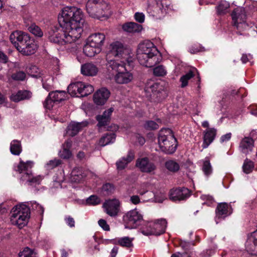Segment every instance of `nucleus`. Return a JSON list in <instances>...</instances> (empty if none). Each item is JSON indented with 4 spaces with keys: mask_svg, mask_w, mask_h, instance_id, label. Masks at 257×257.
Listing matches in <instances>:
<instances>
[{
    "mask_svg": "<svg viewBox=\"0 0 257 257\" xmlns=\"http://www.w3.org/2000/svg\"><path fill=\"white\" fill-rule=\"evenodd\" d=\"M158 144L162 151L172 154L176 149V139L169 128L161 130L159 134Z\"/></svg>",
    "mask_w": 257,
    "mask_h": 257,
    "instance_id": "obj_5",
    "label": "nucleus"
},
{
    "mask_svg": "<svg viewBox=\"0 0 257 257\" xmlns=\"http://www.w3.org/2000/svg\"><path fill=\"white\" fill-rule=\"evenodd\" d=\"M32 96V93L27 90H20L17 93H13L10 99L12 101L17 102L25 99H28Z\"/></svg>",
    "mask_w": 257,
    "mask_h": 257,
    "instance_id": "obj_29",
    "label": "nucleus"
},
{
    "mask_svg": "<svg viewBox=\"0 0 257 257\" xmlns=\"http://www.w3.org/2000/svg\"><path fill=\"white\" fill-rule=\"evenodd\" d=\"M105 39V35L102 33H95L92 34L87 39L90 43L92 44L97 47L100 48L103 46Z\"/></svg>",
    "mask_w": 257,
    "mask_h": 257,
    "instance_id": "obj_25",
    "label": "nucleus"
},
{
    "mask_svg": "<svg viewBox=\"0 0 257 257\" xmlns=\"http://www.w3.org/2000/svg\"><path fill=\"white\" fill-rule=\"evenodd\" d=\"M115 139V135L114 134H107L100 139L99 144L100 146L103 147L110 143H113Z\"/></svg>",
    "mask_w": 257,
    "mask_h": 257,
    "instance_id": "obj_39",
    "label": "nucleus"
},
{
    "mask_svg": "<svg viewBox=\"0 0 257 257\" xmlns=\"http://www.w3.org/2000/svg\"><path fill=\"white\" fill-rule=\"evenodd\" d=\"M137 55L140 64L147 67H153L162 60L158 50L149 41H145L139 45Z\"/></svg>",
    "mask_w": 257,
    "mask_h": 257,
    "instance_id": "obj_2",
    "label": "nucleus"
},
{
    "mask_svg": "<svg viewBox=\"0 0 257 257\" xmlns=\"http://www.w3.org/2000/svg\"><path fill=\"white\" fill-rule=\"evenodd\" d=\"M61 164V161L59 159L50 160L47 163L46 167L48 169H52Z\"/></svg>",
    "mask_w": 257,
    "mask_h": 257,
    "instance_id": "obj_50",
    "label": "nucleus"
},
{
    "mask_svg": "<svg viewBox=\"0 0 257 257\" xmlns=\"http://www.w3.org/2000/svg\"><path fill=\"white\" fill-rule=\"evenodd\" d=\"M65 221L66 224L70 227H73L75 226V221L73 218L68 216H66L65 218Z\"/></svg>",
    "mask_w": 257,
    "mask_h": 257,
    "instance_id": "obj_58",
    "label": "nucleus"
},
{
    "mask_svg": "<svg viewBox=\"0 0 257 257\" xmlns=\"http://www.w3.org/2000/svg\"><path fill=\"white\" fill-rule=\"evenodd\" d=\"M216 130L214 128H208L206 129L204 132L203 142L202 147L203 149L207 148L209 145L213 142L216 135Z\"/></svg>",
    "mask_w": 257,
    "mask_h": 257,
    "instance_id": "obj_23",
    "label": "nucleus"
},
{
    "mask_svg": "<svg viewBox=\"0 0 257 257\" xmlns=\"http://www.w3.org/2000/svg\"><path fill=\"white\" fill-rule=\"evenodd\" d=\"M37 49V46L35 43L34 40L32 43L29 42V44H26V46L20 52L24 55H30L35 53Z\"/></svg>",
    "mask_w": 257,
    "mask_h": 257,
    "instance_id": "obj_35",
    "label": "nucleus"
},
{
    "mask_svg": "<svg viewBox=\"0 0 257 257\" xmlns=\"http://www.w3.org/2000/svg\"><path fill=\"white\" fill-rule=\"evenodd\" d=\"M195 72H197V70L195 68H194L190 70L185 75L181 77L180 78V81L181 82V87H185L188 85V80L195 76Z\"/></svg>",
    "mask_w": 257,
    "mask_h": 257,
    "instance_id": "obj_37",
    "label": "nucleus"
},
{
    "mask_svg": "<svg viewBox=\"0 0 257 257\" xmlns=\"http://www.w3.org/2000/svg\"><path fill=\"white\" fill-rule=\"evenodd\" d=\"M142 220L143 215L136 209L127 211L122 217L125 228H136Z\"/></svg>",
    "mask_w": 257,
    "mask_h": 257,
    "instance_id": "obj_9",
    "label": "nucleus"
},
{
    "mask_svg": "<svg viewBox=\"0 0 257 257\" xmlns=\"http://www.w3.org/2000/svg\"><path fill=\"white\" fill-rule=\"evenodd\" d=\"M109 95V90L105 88H102L93 94V101L96 105H102L106 102Z\"/></svg>",
    "mask_w": 257,
    "mask_h": 257,
    "instance_id": "obj_15",
    "label": "nucleus"
},
{
    "mask_svg": "<svg viewBox=\"0 0 257 257\" xmlns=\"http://www.w3.org/2000/svg\"><path fill=\"white\" fill-rule=\"evenodd\" d=\"M136 167L143 172L151 173L156 169L155 165L150 162L147 157L138 158L136 161Z\"/></svg>",
    "mask_w": 257,
    "mask_h": 257,
    "instance_id": "obj_14",
    "label": "nucleus"
},
{
    "mask_svg": "<svg viewBox=\"0 0 257 257\" xmlns=\"http://www.w3.org/2000/svg\"><path fill=\"white\" fill-rule=\"evenodd\" d=\"M240 151L245 154H247L252 151L254 147V141L250 137H244L239 144Z\"/></svg>",
    "mask_w": 257,
    "mask_h": 257,
    "instance_id": "obj_22",
    "label": "nucleus"
},
{
    "mask_svg": "<svg viewBox=\"0 0 257 257\" xmlns=\"http://www.w3.org/2000/svg\"><path fill=\"white\" fill-rule=\"evenodd\" d=\"M22 151V148L20 141L16 140L12 141L10 144V151L13 155L18 156Z\"/></svg>",
    "mask_w": 257,
    "mask_h": 257,
    "instance_id": "obj_36",
    "label": "nucleus"
},
{
    "mask_svg": "<svg viewBox=\"0 0 257 257\" xmlns=\"http://www.w3.org/2000/svg\"><path fill=\"white\" fill-rule=\"evenodd\" d=\"M93 87L82 82L70 84L68 87V92L72 96L84 97L92 93Z\"/></svg>",
    "mask_w": 257,
    "mask_h": 257,
    "instance_id": "obj_7",
    "label": "nucleus"
},
{
    "mask_svg": "<svg viewBox=\"0 0 257 257\" xmlns=\"http://www.w3.org/2000/svg\"><path fill=\"white\" fill-rule=\"evenodd\" d=\"M99 225L104 230L109 231L110 230L109 226L107 223L106 221L103 219H101L99 220L98 222Z\"/></svg>",
    "mask_w": 257,
    "mask_h": 257,
    "instance_id": "obj_57",
    "label": "nucleus"
},
{
    "mask_svg": "<svg viewBox=\"0 0 257 257\" xmlns=\"http://www.w3.org/2000/svg\"><path fill=\"white\" fill-rule=\"evenodd\" d=\"M107 63L106 64V68L109 73L113 74L114 73H117L119 71L126 70V64L124 62H118L110 58H107L106 56Z\"/></svg>",
    "mask_w": 257,
    "mask_h": 257,
    "instance_id": "obj_13",
    "label": "nucleus"
},
{
    "mask_svg": "<svg viewBox=\"0 0 257 257\" xmlns=\"http://www.w3.org/2000/svg\"><path fill=\"white\" fill-rule=\"evenodd\" d=\"M63 31L55 26L48 30L49 41L59 45L71 44L78 40L83 31L84 14L80 9L74 7L64 8L58 17Z\"/></svg>",
    "mask_w": 257,
    "mask_h": 257,
    "instance_id": "obj_1",
    "label": "nucleus"
},
{
    "mask_svg": "<svg viewBox=\"0 0 257 257\" xmlns=\"http://www.w3.org/2000/svg\"><path fill=\"white\" fill-rule=\"evenodd\" d=\"M8 60L7 56L1 51H0V61L6 63Z\"/></svg>",
    "mask_w": 257,
    "mask_h": 257,
    "instance_id": "obj_64",
    "label": "nucleus"
},
{
    "mask_svg": "<svg viewBox=\"0 0 257 257\" xmlns=\"http://www.w3.org/2000/svg\"><path fill=\"white\" fill-rule=\"evenodd\" d=\"M32 208L33 209L37 210L38 211H41L42 213L44 211L43 207L36 202L33 203Z\"/></svg>",
    "mask_w": 257,
    "mask_h": 257,
    "instance_id": "obj_59",
    "label": "nucleus"
},
{
    "mask_svg": "<svg viewBox=\"0 0 257 257\" xmlns=\"http://www.w3.org/2000/svg\"><path fill=\"white\" fill-rule=\"evenodd\" d=\"M10 40L20 52L23 51L26 44L32 43L33 40L28 34L19 31L12 33L10 36Z\"/></svg>",
    "mask_w": 257,
    "mask_h": 257,
    "instance_id": "obj_8",
    "label": "nucleus"
},
{
    "mask_svg": "<svg viewBox=\"0 0 257 257\" xmlns=\"http://www.w3.org/2000/svg\"><path fill=\"white\" fill-rule=\"evenodd\" d=\"M30 217V208L25 204H20L13 208L11 221L13 224L22 228L27 225Z\"/></svg>",
    "mask_w": 257,
    "mask_h": 257,
    "instance_id": "obj_6",
    "label": "nucleus"
},
{
    "mask_svg": "<svg viewBox=\"0 0 257 257\" xmlns=\"http://www.w3.org/2000/svg\"><path fill=\"white\" fill-rule=\"evenodd\" d=\"M201 198L203 201H204L203 203L204 204L210 205L214 202L213 197L208 195H203L201 196Z\"/></svg>",
    "mask_w": 257,
    "mask_h": 257,
    "instance_id": "obj_54",
    "label": "nucleus"
},
{
    "mask_svg": "<svg viewBox=\"0 0 257 257\" xmlns=\"http://www.w3.org/2000/svg\"><path fill=\"white\" fill-rule=\"evenodd\" d=\"M87 204L91 205H97L100 203V199L95 195H91L86 200Z\"/></svg>",
    "mask_w": 257,
    "mask_h": 257,
    "instance_id": "obj_52",
    "label": "nucleus"
},
{
    "mask_svg": "<svg viewBox=\"0 0 257 257\" xmlns=\"http://www.w3.org/2000/svg\"><path fill=\"white\" fill-rule=\"evenodd\" d=\"M83 176L82 170L80 168H75L71 174V181L74 183H78L81 181Z\"/></svg>",
    "mask_w": 257,
    "mask_h": 257,
    "instance_id": "obj_38",
    "label": "nucleus"
},
{
    "mask_svg": "<svg viewBox=\"0 0 257 257\" xmlns=\"http://www.w3.org/2000/svg\"><path fill=\"white\" fill-rule=\"evenodd\" d=\"M167 223L166 220L164 219H158L150 224V228L143 229L141 232L146 236L160 235L165 232Z\"/></svg>",
    "mask_w": 257,
    "mask_h": 257,
    "instance_id": "obj_10",
    "label": "nucleus"
},
{
    "mask_svg": "<svg viewBox=\"0 0 257 257\" xmlns=\"http://www.w3.org/2000/svg\"><path fill=\"white\" fill-rule=\"evenodd\" d=\"M19 257H38L37 253L35 249L26 247L19 254Z\"/></svg>",
    "mask_w": 257,
    "mask_h": 257,
    "instance_id": "obj_41",
    "label": "nucleus"
},
{
    "mask_svg": "<svg viewBox=\"0 0 257 257\" xmlns=\"http://www.w3.org/2000/svg\"><path fill=\"white\" fill-rule=\"evenodd\" d=\"M143 188H141L139 190V193L141 195H144L145 193L148 192V189H147L148 184H145L143 186Z\"/></svg>",
    "mask_w": 257,
    "mask_h": 257,
    "instance_id": "obj_63",
    "label": "nucleus"
},
{
    "mask_svg": "<svg viewBox=\"0 0 257 257\" xmlns=\"http://www.w3.org/2000/svg\"><path fill=\"white\" fill-rule=\"evenodd\" d=\"M55 103H56V102L53 100V98L50 97V95L49 94L46 98L43 105L46 109L50 110L53 107Z\"/></svg>",
    "mask_w": 257,
    "mask_h": 257,
    "instance_id": "obj_49",
    "label": "nucleus"
},
{
    "mask_svg": "<svg viewBox=\"0 0 257 257\" xmlns=\"http://www.w3.org/2000/svg\"><path fill=\"white\" fill-rule=\"evenodd\" d=\"M135 20L140 23H143L145 21V15L143 13L137 12L135 14Z\"/></svg>",
    "mask_w": 257,
    "mask_h": 257,
    "instance_id": "obj_56",
    "label": "nucleus"
},
{
    "mask_svg": "<svg viewBox=\"0 0 257 257\" xmlns=\"http://www.w3.org/2000/svg\"><path fill=\"white\" fill-rule=\"evenodd\" d=\"M98 69L94 64L88 63L81 66V73L85 76H93L97 74Z\"/></svg>",
    "mask_w": 257,
    "mask_h": 257,
    "instance_id": "obj_26",
    "label": "nucleus"
},
{
    "mask_svg": "<svg viewBox=\"0 0 257 257\" xmlns=\"http://www.w3.org/2000/svg\"><path fill=\"white\" fill-rule=\"evenodd\" d=\"M130 200L134 204H139L140 202V197L138 195H133L131 197Z\"/></svg>",
    "mask_w": 257,
    "mask_h": 257,
    "instance_id": "obj_61",
    "label": "nucleus"
},
{
    "mask_svg": "<svg viewBox=\"0 0 257 257\" xmlns=\"http://www.w3.org/2000/svg\"><path fill=\"white\" fill-rule=\"evenodd\" d=\"M101 190L104 195H108L113 193L114 187L112 184L105 183L102 186Z\"/></svg>",
    "mask_w": 257,
    "mask_h": 257,
    "instance_id": "obj_46",
    "label": "nucleus"
},
{
    "mask_svg": "<svg viewBox=\"0 0 257 257\" xmlns=\"http://www.w3.org/2000/svg\"><path fill=\"white\" fill-rule=\"evenodd\" d=\"M119 206L120 202L116 199L106 201L103 204L105 212L111 217L117 215L119 211Z\"/></svg>",
    "mask_w": 257,
    "mask_h": 257,
    "instance_id": "obj_11",
    "label": "nucleus"
},
{
    "mask_svg": "<svg viewBox=\"0 0 257 257\" xmlns=\"http://www.w3.org/2000/svg\"><path fill=\"white\" fill-rule=\"evenodd\" d=\"M29 31L38 37H42L43 36V32L41 28L35 24L31 25L28 28Z\"/></svg>",
    "mask_w": 257,
    "mask_h": 257,
    "instance_id": "obj_44",
    "label": "nucleus"
},
{
    "mask_svg": "<svg viewBox=\"0 0 257 257\" xmlns=\"http://www.w3.org/2000/svg\"><path fill=\"white\" fill-rule=\"evenodd\" d=\"M86 10L91 17L97 19H106L111 15L109 5L103 0H88Z\"/></svg>",
    "mask_w": 257,
    "mask_h": 257,
    "instance_id": "obj_3",
    "label": "nucleus"
},
{
    "mask_svg": "<svg viewBox=\"0 0 257 257\" xmlns=\"http://www.w3.org/2000/svg\"><path fill=\"white\" fill-rule=\"evenodd\" d=\"M72 142L70 140H67L62 145V150L59 152V156L64 159H69L71 156V152L69 149L71 147Z\"/></svg>",
    "mask_w": 257,
    "mask_h": 257,
    "instance_id": "obj_32",
    "label": "nucleus"
},
{
    "mask_svg": "<svg viewBox=\"0 0 257 257\" xmlns=\"http://www.w3.org/2000/svg\"><path fill=\"white\" fill-rule=\"evenodd\" d=\"M133 78V74L127 71L126 68L125 71H119L114 77L115 82L120 84H127L131 82Z\"/></svg>",
    "mask_w": 257,
    "mask_h": 257,
    "instance_id": "obj_18",
    "label": "nucleus"
},
{
    "mask_svg": "<svg viewBox=\"0 0 257 257\" xmlns=\"http://www.w3.org/2000/svg\"><path fill=\"white\" fill-rule=\"evenodd\" d=\"M166 168L170 171L176 172L180 169V166L178 163L173 160H169L165 163Z\"/></svg>",
    "mask_w": 257,
    "mask_h": 257,
    "instance_id": "obj_42",
    "label": "nucleus"
},
{
    "mask_svg": "<svg viewBox=\"0 0 257 257\" xmlns=\"http://www.w3.org/2000/svg\"><path fill=\"white\" fill-rule=\"evenodd\" d=\"M229 7V4L227 3L221 4L217 8V12L219 14H225Z\"/></svg>",
    "mask_w": 257,
    "mask_h": 257,
    "instance_id": "obj_53",
    "label": "nucleus"
},
{
    "mask_svg": "<svg viewBox=\"0 0 257 257\" xmlns=\"http://www.w3.org/2000/svg\"><path fill=\"white\" fill-rule=\"evenodd\" d=\"M202 171L204 174L208 176L212 173V167L210 162L208 160H205L203 162L202 166Z\"/></svg>",
    "mask_w": 257,
    "mask_h": 257,
    "instance_id": "obj_47",
    "label": "nucleus"
},
{
    "mask_svg": "<svg viewBox=\"0 0 257 257\" xmlns=\"http://www.w3.org/2000/svg\"><path fill=\"white\" fill-rule=\"evenodd\" d=\"M245 247L246 250L250 253L257 255V230L248 237Z\"/></svg>",
    "mask_w": 257,
    "mask_h": 257,
    "instance_id": "obj_17",
    "label": "nucleus"
},
{
    "mask_svg": "<svg viewBox=\"0 0 257 257\" xmlns=\"http://www.w3.org/2000/svg\"><path fill=\"white\" fill-rule=\"evenodd\" d=\"M33 166V163L32 161H27L24 162L21 161L17 167L15 168V171L21 174V180L25 181L29 185H37L41 183L44 177L41 175L34 176L31 172V169Z\"/></svg>",
    "mask_w": 257,
    "mask_h": 257,
    "instance_id": "obj_4",
    "label": "nucleus"
},
{
    "mask_svg": "<svg viewBox=\"0 0 257 257\" xmlns=\"http://www.w3.org/2000/svg\"><path fill=\"white\" fill-rule=\"evenodd\" d=\"M190 191L187 188L173 189L170 192V199L174 201L183 200L190 196Z\"/></svg>",
    "mask_w": 257,
    "mask_h": 257,
    "instance_id": "obj_12",
    "label": "nucleus"
},
{
    "mask_svg": "<svg viewBox=\"0 0 257 257\" xmlns=\"http://www.w3.org/2000/svg\"><path fill=\"white\" fill-rule=\"evenodd\" d=\"M254 167L253 162L246 159L244 160V163L242 166V169L243 172L246 174L250 173Z\"/></svg>",
    "mask_w": 257,
    "mask_h": 257,
    "instance_id": "obj_45",
    "label": "nucleus"
},
{
    "mask_svg": "<svg viewBox=\"0 0 257 257\" xmlns=\"http://www.w3.org/2000/svg\"><path fill=\"white\" fill-rule=\"evenodd\" d=\"M167 73L166 68L162 65L155 67L153 69V74L156 76H164L166 75Z\"/></svg>",
    "mask_w": 257,
    "mask_h": 257,
    "instance_id": "obj_43",
    "label": "nucleus"
},
{
    "mask_svg": "<svg viewBox=\"0 0 257 257\" xmlns=\"http://www.w3.org/2000/svg\"><path fill=\"white\" fill-rule=\"evenodd\" d=\"M144 127L147 130H155L159 128V125L153 120H148L144 123Z\"/></svg>",
    "mask_w": 257,
    "mask_h": 257,
    "instance_id": "obj_48",
    "label": "nucleus"
},
{
    "mask_svg": "<svg viewBox=\"0 0 257 257\" xmlns=\"http://www.w3.org/2000/svg\"><path fill=\"white\" fill-rule=\"evenodd\" d=\"M134 153L131 151H129L126 157H122L116 163L117 168L119 170L125 168L127 165L134 160Z\"/></svg>",
    "mask_w": 257,
    "mask_h": 257,
    "instance_id": "obj_30",
    "label": "nucleus"
},
{
    "mask_svg": "<svg viewBox=\"0 0 257 257\" xmlns=\"http://www.w3.org/2000/svg\"><path fill=\"white\" fill-rule=\"evenodd\" d=\"M123 30L127 33H138L143 29L142 26L135 22H128L123 24L122 26Z\"/></svg>",
    "mask_w": 257,
    "mask_h": 257,
    "instance_id": "obj_31",
    "label": "nucleus"
},
{
    "mask_svg": "<svg viewBox=\"0 0 257 257\" xmlns=\"http://www.w3.org/2000/svg\"><path fill=\"white\" fill-rule=\"evenodd\" d=\"M101 49L97 47L87 40L83 47V52L88 57H93L101 51Z\"/></svg>",
    "mask_w": 257,
    "mask_h": 257,
    "instance_id": "obj_28",
    "label": "nucleus"
},
{
    "mask_svg": "<svg viewBox=\"0 0 257 257\" xmlns=\"http://www.w3.org/2000/svg\"><path fill=\"white\" fill-rule=\"evenodd\" d=\"M88 122L83 121L80 122H71L67 127V134L72 137L77 135L84 127L87 126Z\"/></svg>",
    "mask_w": 257,
    "mask_h": 257,
    "instance_id": "obj_21",
    "label": "nucleus"
},
{
    "mask_svg": "<svg viewBox=\"0 0 257 257\" xmlns=\"http://www.w3.org/2000/svg\"><path fill=\"white\" fill-rule=\"evenodd\" d=\"M50 97L53 98L56 102H59L66 99L67 94L64 91H55L49 93Z\"/></svg>",
    "mask_w": 257,
    "mask_h": 257,
    "instance_id": "obj_34",
    "label": "nucleus"
},
{
    "mask_svg": "<svg viewBox=\"0 0 257 257\" xmlns=\"http://www.w3.org/2000/svg\"><path fill=\"white\" fill-rule=\"evenodd\" d=\"M232 20L234 22V25L238 27V24L244 22L245 20L246 15L244 9L243 8H237L232 13Z\"/></svg>",
    "mask_w": 257,
    "mask_h": 257,
    "instance_id": "obj_24",
    "label": "nucleus"
},
{
    "mask_svg": "<svg viewBox=\"0 0 257 257\" xmlns=\"http://www.w3.org/2000/svg\"><path fill=\"white\" fill-rule=\"evenodd\" d=\"M148 11L153 17L158 19L163 17L166 13V9L164 7V4L161 2H157L153 7L149 8Z\"/></svg>",
    "mask_w": 257,
    "mask_h": 257,
    "instance_id": "obj_19",
    "label": "nucleus"
},
{
    "mask_svg": "<svg viewBox=\"0 0 257 257\" xmlns=\"http://www.w3.org/2000/svg\"><path fill=\"white\" fill-rule=\"evenodd\" d=\"M134 239V238L133 237L131 238L128 236H124L117 238L116 241V243L121 246L126 248H131L134 246L133 243Z\"/></svg>",
    "mask_w": 257,
    "mask_h": 257,
    "instance_id": "obj_33",
    "label": "nucleus"
},
{
    "mask_svg": "<svg viewBox=\"0 0 257 257\" xmlns=\"http://www.w3.org/2000/svg\"><path fill=\"white\" fill-rule=\"evenodd\" d=\"M109 49V52L106 56L107 59L110 58L112 56L115 57L121 56L124 50L122 44L119 42L111 43Z\"/></svg>",
    "mask_w": 257,
    "mask_h": 257,
    "instance_id": "obj_16",
    "label": "nucleus"
},
{
    "mask_svg": "<svg viewBox=\"0 0 257 257\" xmlns=\"http://www.w3.org/2000/svg\"><path fill=\"white\" fill-rule=\"evenodd\" d=\"M205 51V48L200 46H193L190 48V52L192 54H195L199 52Z\"/></svg>",
    "mask_w": 257,
    "mask_h": 257,
    "instance_id": "obj_55",
    "label": "nucleus"
},
{
    "mask_svg": "<svg viewBox=\"0 0 257 257\" xmlns=\"http://www.w3.org/2000/svg\"><path fill=\"white\" fill-rule=\"evenodd\" d=\"M230 206L226 203H221L218 204L216 209V221L218 223L217 219L224 218L231 213L230 211Z\"/></svg>",
    "mask_w": 257,
    "mask_h": 257,
    "instance_id": "obj_20",
    "label": "nucleus"
},
{
    "mask_svg": "<svg viewBox=\"0 0 257 257\" xmlns=\"http://www.w3.org/2000/svg\"><path fill=\"white\" fill-rule=\"evenodd\" d=\"M113 110L114 109L110 107L105 110L102 115H97L96 116V119L98 122L97 125L100 127L107 125L110 120V116Z\"/></svg>",
    "mask_w": 257,
    "mask_h": 257,
    "instance_id": "obj_27",
    "label": "nucleus"
},
{
    "mask_svg": "<svg viewBox=\"0 0 257 257\" xmlns=\"http://www.w3.org/2000/svg\"><path fill=\"white\" fill-rule=\"evenodd\" d=\"M146 89L148 92H152L154 94L161 93L162 90V86L159 83L155 82H152V84H148Z\"/></svg>",
    "mask_w": 257,
    "mask_h": 257,
    "instance_id": "obj_40",
    "label": "nucleus"
},
{
    "mask_svg": "<svg viewBox=\"0 0 257 257\" xmlns=\"http://www.w3.org/2000/svg\"><path fill=\"white\" fill-rule=\"evenodd\" d=\"M12 77L16 80L23 81L26 77V74L23 71H18L14 73Z\"/></svg>",
    "mask_w": 257,
    "mask_h": 257,
    "instance_id": "obj_51",
    "label": "nucleus"
},
{
    "mask_svg": "<svg viewBox=\"0 0 257 257\" xmlns=\"http://www.w3.org/2000/svg\"><path fill=\"white\" fill-rule=\"evenodd\" d=\"M251 59H252V56L250 54L248 56L246 54H243L241 58V60L243 63H245Z\"/></svg>",
    "mask_w": 257,
    "mask_h": 257,
    "instance_id": "obj_62",
    "label": "nucleus"
},
{
    "mask_svg": "<svg viewBox=\"0 0 257 257\" xmlns=\"http://www.w3.org/2000/svg\"><path fill=\"white\" fill-rule=\"evenodd\" d=\"M231 137V134L230 133H227L223 135L220 138V142L223 143L229 141Z\"/></svg>",
    "mask_w": 257,
    "mask_h": 257,
    "instance_id": "obj_60",
    "label": "nucleus"
}]
</instances>
